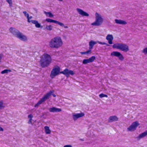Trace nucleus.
<instances>
[{
  "label": "nucleus",
  "mask_w": 147,
  "mask_h": 147,
  "mask_svg": "<svg viewBox=\"0 0 147 147\" xmlns=\"http://www.w3.org/2000/svg\"><path fill=\"white\" fill-rule=\"evenodd\" d=\"M63 43L60 37L57 36L52 39L49 42L50 47L52 49L58 48L61 47Z\"/></svg>",
  "instance_id": "f257e3e1"
},
{
  "label": "nucleus",
  "mask_w": 147,
  "mask_h": 147,
  "mask_svg": "<svg viewBox=\"0 0 147 147\" xmlns=\"http://www.w3.org/2000/svg\"><path fill=\"white\" fill-rule=\"evenodd\" d=\"M52 58L50 55L47 53H45L42 56L40 63L42 67H47L51 63Z\"/></svg>",
  "instance_id": "f03ea898"
},
{
  "label": "nucleus",
  "mask_w": 147,
  "mask_h": 147,
  "mask_svg": "<svg viewBox=\"0 0 147 147\" xmlns=\"http://www.w3.org/2000/svg\"><path fill=\"white\" fill-rule=\"evenodd\" d=\"M54 92V91L53 90H50L43 97L38 101L36 104L35 105L34 107H37L39 105L41 104L43 102H44L47 100L52 95L53 97H56V95L55 94H52Z\"/></svg>",
  "instance_id": "7ed1b4c3"
},
{
  "label": "nucleus",
  "mask_w": 147,
  "mask_h": 147,
  "mask_svg": "<svg viewBox=\"0 0 147 147\" xmlns=\"http://www.w3.org/2000/svg\"><path fill=\"white\" fill-rule=\"evenodd\" d=\"M113 48L119 49L125 52H127L129 50L128 46L125 44L122 43L114 44L113 46Z\"/></svg>",
  "instance_id": "20e7f679"
},
{
  "label": "nucleus",
  "mask_w": 147,
  "mask_h": 147,
  "mask_svg": "<svg viewBox=\"0 0 147 147\" xmlns=\"http://www.w3.org/2000/svg\"><path fill=\"white\" fill-rule=\"evenodd\" d=\"M96 20L95 21L91 24V25L93 26H99L103 22V19L100 15L97 13H95Z\"/></svg>",
  "instance_id": "39448f33"
},
{
  "label": "nucleus",
  "mask_w": 147,
  "mask_h": 147,
  "mask_svg": "<svg viewBox=\"0 0 147 147\" xmlns=\"http://www.w3.org/2000/svg\"><path fill=\"white\" fill-rule=\"evenodd\" d=\"M60 69L59 67L57 66L53 68L51 71L50 76L52 78H54L55 77L60 73Z\"/></svg>",
  "instance_id": "423d86ee"
},
{
  "label": "nucleus",
  "mask_w": 147,
  "mask_h": 147,
  "mask_svg": "<svg viewBox=\"0 0 147 147\" xmlns=\"http://www.w3.org/2000/svg\"><path fill=\"white\" fill-rule=\"evenodd\" d=\"M97 43L99 44L102 45H106L107 46H109V45L106 43L105 42H102L99 41H94L93 40H91L89 42V49H93L94 46Z\"/></svg>",
  "instance_id": "0eeeda50"
},
{
  "label": "nucleus",
  "mask_w": 147,
  "mask_h": 147,
  "mask_svg": "<svg viewBox=\"0 0 147 147\" xmlns=\"http://www.w3.org/2000/svg\"><path fill=\"white\" fill-rule=\"evenodd\" d=\"M60 74H62L65 75L67 77H68L70 75L73 76L74 73L73 71L69 70L67 68H65L63 71H61Z\"/></svg>",
  "instance_id": "6e6552de"
},
{
  "label": "nucleus",
  "mask_w": 147,
  "mask_h": 147,
  "mask_svg": "<svg viewBox=\"0 0 147 147\" xmlns=\"http://www.w3.org/2000/svg\"><path fill=\"white\" fill-rule=\"evenodd\" d=\"M139 125V123L137 121H135L132 123L131 125L127 128V130L129 131H135L137 127Z\"/></svg>",
  "instance_id": "1a4fd4ad"
},
{
  "label": "nucleus",
  "mask_w": 147,
  "mask_h": 147,
  "mask_svg": "<svg viewBox=\"0 0 147 147\" xmlns=\"http://www.w3.org/2000/svg\"><path fill=\"white\" fill-rule=\"evenodd\" d=\"M32 18V17L31 16L30 17L29 16L28 18H27L28 22L29 23L31 22L33 24H35V27L37 28H42V26H41L40 24L36 20H30V19H31Z\"/></svg>",
  "instance_id": "9d476101"
},
{
  "label": "nucleus",
  "mask_w": 147,
  "mask_h": 147,
  "mask_svg": "<svg viewBox=\"0 0 147 147\" xmlns=\"http://www.w3.org/2000/svg\"><path fill=\"white\" fill-rule=\"evenodd\" d=\"M111 55L117 57L121 61H123L124 59L122 55L120 52L117 51H113L112 52L111 54Z\"/></svg>",
  "instance_id": "9b49d317"
},
{
  "label": "nucleus",
  "mask_w": 147,
  "mask_h": 147,
  "mask_svg": "<svg viewBox=\"0 0 147 147\" xmlns=\"http://www.w3.org/2000/svg\"><path fill=\"white\" fill-rule=\"evenodd\" d=\"M96 59L95 56H93L88 59H84L83 60L82 63L84 64H86L88 63L93 62Z\"/></svg>",
  "instance_id": "f8f14e48"
},
{
  "label": "nucleus",
  "mask_w": 147,
  "mask_h": 147,
  "mask_svg": "<svg viewBox=\"0 0 147 147\" xmlns=\"http://www.w3.org/2000/svg\"><path fill=\"white\" fill-rule=\"evenodd\" d=\"M9 30L11 33L16 37L18 35L19 33L20 32L18 30L13 27L10 28L9 29Z\"/></svg>",
  "instance_id": "ddd939ff"
},
{
  "label": "nucleus",
  "mask_w": 147,
  "mask_h": 147,
  "mask_svg": "<svg viewBox=\"0 0 147 147\" xmlns=\"http://www.w3.org/2000/svg\"><path fill=\"white\" fill-rule=\"evenodd\" d=\"M76 10L78 13L82 16H89V14L88 13L83 11L82 9L77 8Z\"/></svg>",
  "instance_id": "4468645a"
},
{
  "label": "nucleus",
  "mask_w": 147,
  "mask_h": 147,
  "mask_svg": "<svg viewBox=\"0 0 147 147\" xmlns=\"http://www.w3.org/2000/svg\"><path fill=\"white\" fill-rule=\"evenodd\" d=\"M84 114L83 113H76L73 115V118L74 120H76L80 117H82L84 116Z\"/></svg>",
  "instance_id": "2eb2a0df"
},
{
  "label": "nucleus",
  "mask_w": 147,
  "mask_h": 147,
  "mask_svg": "<svg viewBox=\"0 0 147 147\" xmlns=\"http://www.w3.org/2000/svg\"><path fill=\"white\" fill-rule=\"evenodd\" d=\"M17 37L23 41H25L27 40V37L23 35L20 32L19 33Z\"/></svg>",
  "instance_id": "dca6fc26"
},
{
  "label": "nucleus",
  "mask_w": 147,
  "mask_h": 147,
  "mask_svg": "<svg viewBox=\"0 0 147 147\" xmlns=\"http://www.w3.org/2000/svg\"><path fill=\"white\" fill-rule=\"evenodd\" d=\"M49 111L51 112H59L61 111V109L60 108L53 107L49 109Z\"/></svg>",
  "instance_id": "f3484780"
},
{
  "label": "nucleus",
  "mask_w": 147,
  "mask_h": 147,
  "mask_svg": "<svg viewBox=\"0 0 147 147\" xmlns=\"http://www.w3.org/2000/svg\"><path fill=\"white\" fill-rule=\"evenodd\" d=\"M106 39L108 40L109 44H112L113 43V37L112 35L108 34L106 37Z\"/></svg>",
  "instance_id": "a211bd4d"
},
{
  "label": "nucleus",
  "mask_w": 147,
  "mask_h": 147,
  "mask_svg": "<svg viewBox=\"0 0 147 147\" xmlns=\"http://www.w3.org/2000/svg\"><path fill=\"white\" fill-rule=\"evenodd\" d=\"M118 120V118L115 116H110L109 118V121L112 122L113 121H116Z\"/></svg>",
  "instance_id": "6ab92c4d"
},
{
  "label": "nucleus",
  "mask_w": 147,
  "mask_h": 147,
  "mask_svg": "<svg viewBox=\"0 0 147 147\" xmlns=\"http://www.w3.org/2000/svg\"><path fill=\"white\" fill-rule=\"evenodd\" d=\"M147 135V130L145 131L136 137V138L138 140H140L141 138H143Z\"/></svg>",
  "instance_id": "aec40b11"
},
{
  "label": "nucleus",
  "mask_w": 147,
  "mask_h": 147,
  "mask_svg": "<svg viewBox=\"0 0 147 147\" xmlns=\"http://www.w3.org/2000/svg\"><path fill=\"white\" fill-rule=\"evenodd\" d=\"M115 22L117 24L125 25L127 24V22L126 21L123 20L115 19Z\"/></svg>",
  "instance_id": "412c9836"
},
{
  "label": "nucleus",
  "mask_w": 147,
  "mask_h": 147,
  "mask_svg": "<svg viewBox=\"0 0 147 147\" xmlns=\"http://www.w3.org/2000/svg\"><path fill=\"white\" fill-rule=\"evenodd\" d=\"M45 131L46 134H50L51 133V131L50 130L49 127L48 126H46L45 127Z\"/></svg>",
  "instance_id": "4be33fe9"
},
{
  "label": "nucleus",
  "mask_w": 147,
  "mask_h": 147,
  "mask_svg": "<svg viewBox=\"0 0 147 147\" xmlns=\"http://www.w3.org/2000/svg\"><path fill=\"white\" fill-rule=\"evenodd\" d=\"M11 72V70L10 69H5L1 71V73L2 74H7L9 72Z\"/></svg>",
  "instance_id": "5701e85b"
},
{
  "label": "nucleus",
  "mask_w": 147,
  "mask_h": 147,
  "mask_svg": "<svg viewBox=\"0 0 147 147\" xmlns=\"http://www.w3.org/2000/svg\"><path fill=\"white\" fill-rule=\"evenodd\" d=\"M46 21L49 22L50 23H55L56 20H55L52 19H50V18H47L46 19Z\"/></svg>",
  "instance_id": "b1692460"
},
{
  "label": "nucleus",
  "mask_w": 147,
  "mask_h": 147,
  "mask_svg": "<svg viewBox=\"0 0 147 147\" xmlns=\"http://www.w3.org/2000/svg\"><path fill=\"white\" fill-rule=\"evenodd\" d=\"M4 106L3 105V100L0 101V110L3 109L4 107Z\"/></svg>",
  "instance_id": "393cba45"
},
{
  "label": "nucleus",
  "mask_w": 147,
  "mask_h": 147,
  "mask_svg": "<svg viewBox=\"0 0 147 147\" xmlns=\"http://www.w3.org/2000/svg\"><path fill=\"white\" fill-rule=\"evenodd\" d=\"M53 28V26L51 25H49L47 26L45 28V29L50 31L52 30Z\"/></svg>",
  "instance_id": "a878e982"
},
{
  "label": "nucleus",
  "mask_w": 147,
  "mask_h": 147,
  "mask_svg": "<svg viewBox=\"0 0 147 147\" xmlns=\"http://www.w3.org/2000/svg\"><path fill=\"white\" fill-rule=\"evenodd\" d=\"M99 96L100 98H102L104 97H108V96L107 95L102 93L99 94Z\"/></svg>",
  "instance_id": "bb28decb"
},
{
  "label": "nucleus",
  "mask_w": 147,
  "mask_h": 147,
  "mask_svg": "<svg viewBox=\"0 0 147 147\" xmlns=\"http://www.w3.org/2000/svg\"><path fill=\"white\" fill-rule=\"evenodd\" d=\"M55 24H59L61 26L63 27V26H64L63 24L62 23L59 22L58 21H56Z\"/></svg>",
  "instance_id": "cd10ccee"
},
{
  "label": "nucleus",
  "mask_w": 147,
  "mask_h": 147,
  "mask_svg": "<svg viewBox=\"0 0 147 147\" xmlns=\"http://www.w3.org/2000/svg\"><path fill=\"white\" fill-rule=\"evenodd\" d=\"M142 52L145 55L147 54V47L144 48L142 51Z\"/></svg>",
  "instance_id": "c85d7f7f"
},
{
  "label": "nucleus",
  "mask_w": 147,
  "mask_h": 147,
  "mask_svg": "<svg viewBox=\"0 0 147 147\" xmlns=\"http://www.w3.org/2000/svg\"><path fill=\"white\" fill-rule=\"evenodd\" d=\"M23 13L24 14V16L27 17V18L29 17V15L28 13H27L26 11H24Z\"/></svg>",
  "instance_id": "c756f323"
},
{
  "label": "nucleus",
  "mask_w": 147,
  "mask_h": 147,
  "mask_svg": "<svg viewBox=\"0 0 147 147\" xmlns=\"http://www.w3.org/2000/svg\"><path fill=\"white\" fill-rule=\"evenodd\" d=\"M46 13L47 14V15H48L49 17H52L53 16V15L50 12H48Z\"/></svg>",
  "instance_id": "7c9ffc66"
},
{
  "label": "nucleus",
  "mask_w": 147,
  "mask_h": 147,
  "mask_svg": "<svg viewBox=\"0 0 147 147\" xmlns=\"http://www.w3.org/2000/svg\"><path fill=\"white\" fill-rule=\"evenodd\" d=\"M6 1L9 4L10 6H11L12 5L11 0H6Z\"/></svg>",
  "instance_id": "2f4dec72"
},
{
  "label": "nucleus",
  "mask_w": 147,
  "mask_h": 147,
  "mask_svg": "<svg viewBox=\"0 0 147 147\" xmlns=\"http://www.w3.org/2000/svg\"><path fill=\"white\" fill-rule=\"evenodd\" d=\"M28 117L29 118H30V119H32V118L33 117V115L32 114H31L29 115H28Z\"/></svg>",
  "instance_id": "473e14b6"
},
{
  "label": "nucleus",
  "mask_w": 147,
  "mask_h": 147,
  "mask_svg": "<svg viewBox=\"0 0 147 147\" xmlns=\"http://www.w3.org/2000/svg\"><path fill=\"white\" fill-rule=\"evenodd\" d=\"M91 49H89V50H88L86 52V53L87 54H90L91 53Z\"/></svg>",
  "instance_id": "72a5a7b5"
},
{
  "label": "nucleus",
  "mask_w": 147,
  "mask_h": 147,
  "mask_svg": "<svg viewBox=\"0 0 147 147\" xmlns=\"http://www.w3.org/2000/svg\"><path fill=\"white\" fill-rule=\"evenodd\" d=\"M63 147H72V146L71 145H68L64 146Z\"/></svg>",
  "instance_id": "f704fd0d"
},
{
  "label": "nucleus",
  "mask_w": 147,
  "mask_h": 147,
  "mask_svg": "<svg viewBox=\"0 0 147 147\" xmlns=\"http://www.w3.org/2000/svg\"><path fill=\"white\" fill-rule=\"evenodd\" d=\"M32 119H30L29 121H28V124H30L32 122Z\"/></svg>",
  "instance_id": "c9c22d12"
},
{
  "label": "nucleus",
  "mask_w": 147,
  "mask_h": 147,
  "mask_svg": "<svg viewBox=\"0 0 147 147\" xmlns=\"http://www.w3.org/2000/svg\"><path fill=\"white\" fill-rule=\"evenodd\" d=\"M81 53L82 54V55H83V54H87L86 53V52H81Z\"/></svg>",
  "instance_id": "e433bc0d"
},
{
  "label": "nucleus",
  "mask_w": 147,
  "mask_h": 147,
  "mask_svg": "<svg viewBox=\"0 0 147 147\" xmlns=\"http://www.w3.org/2000/svg\"><path fill=\"white\" fill-rule=\"evenodd\" d=\"M3 129L0 126V131H3Z\"/></svg>",
  "instance_id": "4c0bfd02"
},
{
  "label": "nucleus",
  "mask_w": 147,
  "mask_h": 147,
  "mask_svg": "<svg viewBox=\"0 0 147 147\" xmlns=\"http://www.w3.org/2000/svg\"><path fill=\"white\" fill-rule=\"evenodd\" d=\"M63 27L65 28H68V27L67 26H65L64 25V26H63Z\"/></svg>",
  "instance_id": "58836bf2"
},
{
  "label": "nucleus",
  "mask_w": 147,
  "mask_h": 147,
  "mask_svg": "<svg viewBox=\"0 0 147 147\" xmlns=\"http://www.w3.org/2000/svg\"><path fill=\"white\" fill-rule=\"evenodd\" d=\"M1 59H2V57L1 56H0V62L1 61Z\"/></svg>",
  "instance_id": "ea45409f"
}]
</instances>
